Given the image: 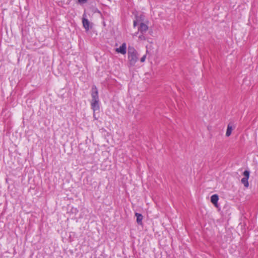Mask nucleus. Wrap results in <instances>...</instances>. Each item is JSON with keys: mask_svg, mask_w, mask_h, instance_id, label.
<instances>
[{"mask_svg": "<svg viewBox=\"0 0 258 258\" xmlns=\"http://www.w3.org/2000/svg\"><path fill=\"white\" fill-rule=\"evenodd\" d=\"M148 30V26L144 23H141L139 27L138 28V31H140L142 34H144Z\"/></svg>", "mask_w": 258, "mask_h": 258, "instance_id": "39448f33", "label": "nucleus"}, {"mask_svg": "<svg viewBox=\"0 0 258 258\" xmlns=\"http://www.w3.org/2000/svg\"><path fill=\"white\" fill-rule=\"evenodd\" d=\"M137 25V21H134V26L135 27Z\"/></svg>", "mask_w": 258, "mask_h": 258, "instance_id": "ddd939ff", "label": "nucleus"}, {"mask_svg": "<svg viewBox=\"0 0 258 258\" xmlns=\"http://www.w3.org/2000/svg\"><path fill=\"white\" fill-rule=\"evenodd\" d=\"M139 38L141 40H146V37L144 35V34H142L141 35H140L139 37Z\"/></svg>", "mask_w": 258, "mask_h": 258, "instance_id": "9d476101", "label": "nucleus"}, {"mask_svg": "<svg viewBox=\"0 0 258 258\" xmlns=\"http://www.w3.org/2000/svg\"><path fill=\"white\" fill-rule=\"evenodd\" d=\"M243 175L244 177L241 179V183L243 184L245 187H248L249 186L248 180L249 177V171L245 170L243 173Z\"/></svg>", "mask_w": 258, "mask_h": 258, "instance_id": "7ed1b4c3", "label": "nucleus"}, {"mask_svg": "<svg viewBox=\"0 0 258 258\" xmlns=\"http://www.w3.org/2000/svg\"><path fill=\"white\" fill-rule=\"evenodd\" d=\"M91 95L92 100L91 102V108L94 112L99 110V98L98 95V91L96 86L93 85L92 86Z\"/></svg>", "mask_w": 258, "mask_h": 258, "instance_id": "f257e3e1", "label": "nucleus"}, {"mask_svg": "<svg viewBox=\"0 0 258 258\" xmlns=\"http://www.w3.org/2000/svg\"><path fill=\"white\" fill-rule=\"evenodd\" d=\"M88 0H78V2L79 4H82L86 3L87 2Z\"/></svg>", "mask_w": 258, "mask_h": 258, "instance_id": "9b49d317", "label": "nucleus"}, {"mask_svg": "<svg viewBox=\"0 0 258 258\" xmlns=\"http://www.w3.org/2000/svg\"><path fill=\"white\" fill-rule=\"evenodd\" d=\"M83 25L84 27L86 30L89 29L90 22L89 20L85 18H83L82 20Z\"/></svg>", "mask_w": 258, "mask_h": 258, "instance_id": "0eeeda50", "label": "nucleus"}, {"mask_svg": "<svg viewBox=\"0 0 258 258\" xmlns=\"http://www.w3.org/2000/svg\"><path fill=\"white\" fill-rule=\"evenodd\" d=\"M232 130V126L231 125V123H229L228 124L227 128V131H226V136L227 137H229L230 136V135L231 134Z\"/></svg>", "mask_w": 258, "mask_h": 258, "instance_id": "1a4fd4ad", "label": "nucleus"}, {"mask_svg": "<svg viewBox=\"0 0 258 258\" xmlns=\"http://www.w3.org/2000/svg\"><path fill=\"white\" fill-rule=\"evenodd\" d=\"M115 51L118 53L125 54L126 52V44L125 43H122L119 47L116 48Z\"/></svg>", "mask_w": 258, "mask_h": 258, "instance_id": "20e7f679", "label": "nucleus"}, {"mask_svg": "<svg viewBox=\"0 0 258 258\" xmlns=\"http://www.w3.org/2000/svg\"><path fill=\"white\" fill-rule=\"evenodd\" d=\"M135 216L137 217V222L138 224H142V220H143V216L141 214L136 213Z\"/></svg>", "mask_w": 258, "mask_h": 258, "instance_id": "6e6552de", "label": "nucleus"}, {"mask_svg": "<svg viewBox=\"0 0 258 258\" xmlns=\"http://www.w3.org/2000/svg\"><path fill=\"white\" fill-rule=\"evenodd\" d=\"M128 59L130 65L134 66L138 61V54L137 50L133 46H128L127 50Z\"/></svg>", "mask_w": 258, "mask_h": 258, "instance_id": "f03ea898", "label": "nucleus"}, {"mask_svg": "<svg viewBox=\"0 0 258 258\" xmlns=\"http://www.w3.org/2000/svg\"><path fill=\"white\" fill-rule=\"evenodd\" d=\"M218 200H219V197L216 194L212 195L211 197V203L217 208L218 207Z\"/></svg>", "mask_w": 258, "mask_h": 258, "instance_id": "423d86ee", "label": "nucleus"}, {"mask_svg": "<svg viewBox=\"0 0 258 258\" xmlns=\"http://www.w3.org/2000/svg\"><path fill=\"white\" fill-rule=\"evenodd\" d=\"M146 55H144L143 57H142V58H141V61L142 62H143L145 61V59H146Z\"/></svg>", "mask_w": 258, "mask_h": 258, "instance_id": "f8f14e48", "label": "nucleus"}]
</instances>
